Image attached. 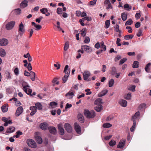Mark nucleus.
Masks as SVG:
<instances>
[{"label": "nucleus", "mask_w": 151, "mask_h": 151, "mask_svg": "<svg viewBox=\"0 0 151 151\" xmlns=\"http://www.w3.org/2000/svg\"><path fill=\"white\" fill-rule=\"evenodd\" d=\"M64 72L65 73V76L68 77L70 73V69L68 68V65H65L64 70Z\"/></svg>", "instance_id": "9d476101"}, {"label": "nucleus", "mask_w": 151, "mask_h": 151, "mask_svg": "<svg viewBox=\"0 0 151 151\" xmlns=\"http://www.w3.org/2000/svg\"><path fill=\"white\" fill-rule=\"evenodd\" d=\"M110 20H107L106 21L105 27L106 28H108L109 27L110 24Z\"/></svg>", "instance_id": "8fccbe9b"}, {"label": "nucleus", "mask_w": 151, "mask_h": 151, "mask_svg": "<svg viewBox=\"0 0 151 151\" xmlns=\"http://www.w3.org/2000/svg\"><path fill=\"white\" fill-rule=\"evenodd\" d=\"M27 145L30 147L35 148L36 147V144L35 142L32 139H29L27 140Z\"/></svg>", "instance_id": "7ed1b4c3"}, {"label": "nucleus", "mask_w": 151, "mask_h": 151, "mask_svg": "<svg viewBox=\"0 0 151 151\" xmlns=\"http://www.w3.org/2000/svg\"><path fill=\"white\" fill-rule=\"evenodd\" d=\"M19 83L21 85V88L24 92L28 95L31 94L32 92V89L30 88V86L21 77L20 78Z\"/></svg>", "instance_id": "f257e3e1"}, {"label": "nucleus", "mask_w": 151, "mask_h": 151, "mask_svg": "<svg viewBox=\"0 0 151 151\" xmlns=\"http://www.w3.org/2000/svg\"><path fill=\"white\" fill-rule=\"evenodd\" d=\"M36 109H37L38 110H40L42 109V104L39 102L35 104V106Z\"/></svg>", "instance_id": "393cba45"}, {"label": "nucleus", "mask_w": 151, "mask_h": 151, "mask_svg": "<svg viewBox=\"0 0 151 151\" xmlns=\"http://www.w3.org/2000/svg\"><path fill=\"white\" fill-rule=\"evenodd\" d=\"M125 140H123L121 141L119 143V144L117 146V147L118 148H123L125 144Z\"/></svg>", "instance_id": "aec40b11"}, {"label": "nucleus", "mask_w": 151, "mask_h": 151, "mask_svg": "<svg viewBox=\"0 0 151 151\" xmlns=\"http://www.w3.org/2000/svg\"><path fill=\"white\" fill-rule=\"evenodd\" d=\"M104 4L107 6L106 8V9H108L110 8L112 9V6L109 0H105L104 2Z\"/></svg>", "instance_id": "4468645a"}, {"label": "nucleus", "mask_w": 151, "mask_h": 151, "mask_svg": "<svg viewBox=\"0 0 151 151\" xmlns=\"http://www.w3.org/2000/svg\"><path fill=\"white\" fill-rule=\"evenodd\" d=\"M117 72V70L116 67H113L111 68V75H114Z\"/></svg>", "instance_id": "7c9ffc66"}, {"label": "nucleus", "mask_w": 151, "mask_h": 151, "mask_svg": "<svg viewBox=\"0 0 151 151\" xmlns=\"http://www.w3.org/2000/svg\"><path fill=\"white\" fill-rule=\"evenodd\" d=\"M48 129L49 132L51 133L55 134L57 132L56 129L54 127H48Z\"/></svg>", "instance_id": "6ab92c4d"}, {"label": "nucleus", "mask_w": 151, "mask_h": 151, "mask_svg": "<svg viewBox=\"0 0 151 151\" xmlns=\"http://www.w3.org/2000/svg\"><path fill=\"white\" fill-rule=\"evenodd\" d=\"M108 92V91L107 90L104 89L98 94V96L99 97H102L106 94Z\"/></svg>", "instance_id": "f3484780"}, {"label": "nucleus", "mask_w": 151, "mask_h": 151, "mask_svg": "<svg viewBox=\"0 0 151 151\" xmlns=\"http://www.w3.org/2000/svg\"><path fill=\"white\" fill-rule=\"evenodd\" d=\"M116 142L114 140H111L109 142V145L112 147L114 146L116 144Z\"/></svg>", "instance_id": "49530a36"}, {"label": "nucleus", "mask_w": 151, "mask_h": 151, "mask_svg": "<svg viewBox=\"0 0 151 151\" xmlns=\"http://www.w3.org/2000/svg\"><path fill=\"white\" fill-rule=\"evenodd\" d=\"M13 70H14V74L16 76H18L19 74V69L17 67H14Z\"/></svg>", "instance_id": "4c0bfd02"}, {"label": "nucleus", "mask_w": 151, "mask_h": 151, "mask_svg": "<svg viewBox=\"0 0 151 151\" xmlns=\"http://www.w3.org/2000/svg\"><path fill=\"white\" fill-rule=\"evenodd\" d=\"M76 16L79 17L81 16V12L80 11H76Z\"/></svg>", "instance_id": "338daca9"}, {"label": "nucleus", "mask_w": 151, "mask_h": 151, "mask_svg": "<svg viewBox=\"0 0 151 151\" xmlns=\"http://www.w3.org/2000/svg\"><path fill=\"white\" fill-rule=\"evenodd\" d=\"M141 15L140 13H136L135 15V17L137 19H139Z\"/></svg>", "instance_id": "69168bd1"}, {"label": "nucleus", "mask_w": 151, "mask_h": 151, "mask_svg": "<svg viewBox=\"0 0 151 151\" xmlns=\"http://www.w3.org/2000/svg\"><path fill=\"white\" fill-rule=\"evenodd\" d=\"M6 52L5 50L2 48H0V56L4 57L6 55Z\"/></svg>", "instance_id": "e433bc0d"}, {"label": "nucleus", "mask_w": 151, "mask_h": 151, "mask_svg": "<svg viewBox=\"0 0 151 151\" xmlns=\"http://www.w3.org/2000/svg\"><path fill=\"white\" fill-rule=\"evenodd\" d=\"M133 125L130 129V130L131 132H132L134 131L136 127V123L135 121L133 120Z\"/></svg>", "instance_id": "58836bf2"}, {"label": "nucleus", "mask_w": 151, "mask_h": 151, "mask_svg": "<svg viewBox=\"0 0 151 151\" xmlns=\"http://www.w3.org/2000/svg\"><path fill=\"white\" fill-rule=\"evenodd\" d=\"M78 119L79 121L82 123L83 122L84 117L81 114H78Z\"/></svg>", "instance_id": "2f4dec72"}, {"label": "nucleus", "mask_w": 151, "mask_h": 151, "mask_svg": "<svg viewBox=\"0 0 151 151\" xmlns=\"http://www.w3.org/2000/svg\"><path fill=\"white\" fill-rule=\"evenodd\" d=\"M121 41V40L119 38H117L116 41V43L118 46H120L121 45V44L120 42Z\"/></svg>", "instance_id": "864d4df0"}, {"label": "nucleus", "mask_w": 151, "mask_h": 151, "mask_svg": "<svg viewBox=\"0 0 151 151\" xmlns=\"http://www.w3.org/2000/svg\"><path fill=\"white\" fill-rule=\"evenodd\" d=\"M68 77L65 76H64L62 80L63 81V83H65L67 80Z\"/></svg>", "instance_id": "774afa93"}, {"label": "nucleus", "mask_w": 151, "mask_h": 151, "mask_svg": "<svg viewBox=\"0 0 151 151\" xmlns=\"http://www.w3.org/2000/svg\"><path fill=\"white\" fill-rule=\"evenodd\" d=\"M133 22L132 20L131 19H129L126 22L125 24V25H129L131 24Z\"/></svg>", "instance_id": "de8ad7c7"}, {"label": "nucleus", "mask_w": 151, "mask_h": 151, "mask_svg": "<svg viewBox=\"0 0 151 151\" xmlns=\"http://www.w3.org/2000/svg\"><path fill=\"white\" fill-rule=\"evenodd\" d=\"M151 65V63H149L148 64H147V65L146 66V67L145 68V71L147 72H148L149 71L148 69L149 67Z\"/></svg>", "instance_id": "6e6d98bb"}, {"label": "nucleus", "mask_w": 151, "mask_h": 151, "mask_svg": "<svg viewBox=\"0 0 151 151\" xmlns=\"http://www.w3.org/2000/svg\"><path fill=\"white\" fill-rule=\"evenodd\" d=\"M27 68L28 70L29 71L31 70H32V67L30 63H29Z\"/></svg>", "instance_id": "13d9d810"}, {"label": "nucleus", "mask_w": 151, "mask_h": 151, "mask_svg": "<svg viewBox=\"0 0 151 151\" xmlns=\"http://www.w3.org/2000/svg\"><path fill=\"white\" fill-rule=\"evenodd\" d=\"M112 126L109 123H106L103 124V127L105 128H107L111 127Z\"/></svg>", "instance_id": "ea45409f"}, {"label": "nucleus", "mask_w": 151, "mask_h": 151, "mask_svg": "<svg viewBox=\"0 0 151 151\" xmlns=\"http://www.w3.org/2000/svg\"><path fill=\"white\" fill-rule=\"evenodd\" d=\"M127 60L126 58H123L120 61L119 64H122L125 62Z\"/></svg>", "instance_id": "052dcab7"}, {"label": "nucleus", "mask_w": 151, "mask_h": 151, "mask_svg": "<svg viewBox=\"0 0 151 151\" xmlns=\"http://www.w3.org/2000/svg\"><path fill=\"white\" fill-rule=\"evenodd\" d=\"M124 8L127 11H129L131 9V6H129V5L128 4H126L124 6Z\"/></svg>", "instance_id": "37998d69"}, {"label": "nucleus", "mask_w": 151, "mask_h": 151, "mask_svg": "<svg viewBox=\"0 0 151 151\" xmlns=\"http://www.w3.org/2000/svg\"><path fill=\"white\" fill-rule=\"evenodd\" d=\"M81 49L83 50V52L86 51L87 52L90 53L92 51L91 48L87 45H82L81 46Z\"/></svg>", "instance_id": "39448f33"}, {"label": "nucleus", "mask_w": 151, "mask_h": 151, "mask_svg": "<svg viewBox=\"0 0 151 151\" xmlns=\"http://www.w3.org/2000/svg\"><path fill=\"white\" fill-rule=\"evenodd\" d=\"M139 66V62L137 61H135L134 62L132 65V67L134 68H138Z\"/></svg>", "instance_id": "72a5a7b5"}, {"label": "nucleus", "mask_w": 151, "mask_h": 151, "mask_svg": "<svg viewBox=\"0 0 151 151\" xmlns=\"http://www.w3.org/2000/svg\"><path fill=\"white\" fill-rule=\"evenodd\" d=\"M100 47L101 51H105L106 49V46L104 45L103 41L101 42L100 43Z\"/></svg>", "instance_id": "b1692460"}, {"label": "nucleus", "mask_w": 151, "mask_h": 151, "mask_svg": "<svg viewBox=\"0 0 151 151\" xmlns=\"http://www.w3.org/2000/svg\"><path fill=\"white\" fill-rule=\"evenodd\" d=\"M58 126L60 134L61 135H63L64 133V130L63 127V125L62 124H60L58 125Z\"/></svg>", "instance_id": "dca6fc26"}, {"label": "nucleus", "mask_w": 151, "mask_h": 151, "mask_svg": "<svg viewBox=\"0 0 151 151\" xmlns=\"http://www.w3.org/2000/svg\"><path fill=\"white\" fill-rule=\"evenodd\" d=\"M140 113L139 111L136 112L134 116L132 117V119L133 120L135 121V119H137L139 116Z\"/></svg>", "instance_id": "473e14b6"}, {"label": "nucleus", "mask_w": 151, "mask_h": 151, "mask_svg": "<svg viewBox=\"0 0 151 151\" xmlns=\"http://www.w3.org/2000/svg\"><path fill=\"white\" fill-rule=\"evenodd\" d=\"M30 110L32 111H35L37 112L35 106H31L30 107Z\"/></svg>", "instance_id": "bf43d9fd"}, {"label": "nucleus", "mask_w": 151, "mask_h": 151, "mask_svg": "<svg viewBox=\"0 0 151 151\" xmlns=\"http://www.w3.org/2000/svg\"><path fill=\"white\" fill-rule=\"evenodd\" d=\"M74 127L77 133L78 134H80L81 132V128L79 124L77 123H75L74 124Z\"/></svg>", "instance_id": "f8f14e48"}, {"label": "nucleus", "mask_w": 151, "mask_h": 151, "mask_svg": "<svg viewBox=\"0 0 151 151\" xmlns=\"http://www.w3.org/2000/svg\"><path fill=\"white\" fill-rule=\"evenodd\" d=\"M74 95V94L73 92H69L66 94L65 96H69V98L71 99L73 97Z\"/></svg>", "instance_id": "79ce46f5"}, {"label": "nucleus", "mask_w": 151, "mask_h": 151, "mask_svg": "<svg viewBox=\"0 0 151 151\" xmlns=\"http://www.w3.org/2000/svg\"><path fill=\"white\" fill-rule=\"evenodd\" d=\"M57 12L59 14H61L62 13V8H58L57 10Z\"/></svg>", "instance_id": "4d7b16f0"}, {"label": "nucleus", "mask_w": 151, "mask_h": 151, "mask_svg": "<svg viewBox=\"0 0 151 151\" xmlns=\"http://www.w3.org/2000/svg\"><path fill=\"white\" fill-rule=\"evenodd\" d=\"M40 127L42 130H46L48 127V124L47 122L41 123L40 125Z\"/></svg>", "instance_id": "1a4fd4ad"}, {"label": "nucleus", "mask_w": 151, "mask_h": 151, "mask_svg": "<svg viewBox=\"0 0 151 151\" xmlns=\"http://www.w3.org/2000/svg\"><path fill=\"white\" fill-rule=\"evenodd\" d=\"M15 129V128L14 127L12 126L10 127L7 128L6 133L9 134L12 133L14 131Z\"/></svg>", "instance_id": "a211bd4d"}, {"label": "nucleus", "mask_w": 151, "mask_h": 151, "mask_svg": "<svg viewBox=\"0 0 151 151\" xmlns=\"http://www.w3.org/2000/svg\"><path fill=\"white\" fill-rule=\"evenodd\" d=\"M8 43V41L7 39L3 38L0 40V45L4 46L6 45Z\"/></svg>", "instance_id": "2eb2a0df"}, {"label": "nucleus", "mask_w": 151, "mask_h": 151, "mask_svg": "<svg viewBox=\"0 0 151 151\" xmlns=\"http://www.w3.org/2000/svg\"><path fill=\"white\" fill-rule=\"evenodd\" d=\"M84 114L86 117L88 118H93L95 115L94 111H89L87 109H86L84 110Z\"/></svg>", "instance_id": "f03ea898"}, {"label": "nucleus", "mask_w": 151, "mask_h": 151, "mask_svg": "<svg viewBox=\"0 0 151 151\" xmlns=\"http://www.w3.org/2000/svg\"><path fill=\"white\" fill-rule=\"evenodd\" d=\"M35 139L37 142L39 144H41L42 143V141L41 137L38 136H35Z\"/></svg>", "instance_id": "a878e982"}, {"label": "nucleus", "mask_w": 151, "mask_h": 151, "mask_svg": "<svg viewBox=\"0 0 151 151\" xmlns=\"http://www.w3.org/2000/svg\"><path fill=\"white\" fill-rule=\"evenodd\" d=\"M121 17L123 21H125L127 19V14L126 13L124 12L121 14Z\"/></svg>", "instance_id": "cd10ccee"}, {"label": "nucleus", "mask_w": 151, "mask_h": 151, "mask_svg": "<svg viewBox=\"0 0 151 151\" xmlns=\"http://www.w3.org/2000/svg\"><path fill=\"white\" fill-rule=\"evenodd\" d=\"M2 120L5 122L4 124V125L5 127L7 126L9 124H11L12 123V120H8V119L4 117H2Z\"/></svg>", "instance_id": "423d86ee"}, {"label": "nucleus", "mask_w": 151, "mask_h": 151, "mask_svg": "<svg viewBox=\"0 0 151 151\" xmlns=\"http://www.w3.org/2000/svg\"><path fill=\"white\" fill-rule=\"evenodd\" d=\"M2 111L3 112H7L8 110V106L7 105H4L1 107Z\"/></svg>", "instance_id": "bb28decb"}, {"label": "nucleus", "mask_w": 151, "mask_h": 151, "mask_svg": "<svg viewBox=\"0 0 151 151\" xmlns=\"http://www.w3.org/2000/svg\"><path fill=\"white\" fill-rule=\"evenodd\" d=\"M95 109L98 112H100L102 109V105L97 106L95 108Z\"/></svg>", "instance_id": "c9c22d12"}, {"label": "nucleus", "mask_w": 151, "mask_h": 151, "mask_svg": "<svg viewBox=\"0 0 151 151\" xmlns=\"http://www.w3.org/2000/svg\"><path fill=\"white\" fill-rule=\"evenodd\" d=\"M142 30L141 29H139L138 33L137 34V35L138 37H140L142 35Z\"/></svg>", "instance_id": "5fc2aeb1"}, {"label": "nucleus", "mask_w": 151, "mask_h": 151, "mask_svg": "<svg viewBox=\"0 0 151 151\" xmlns=\"http://www.w3.org/2000/svg\"><path fill=\"white\" fill-rule=\"evenodd\" d=\"M30 78L32 81H34L35 80V73L33 72H30Z\"/></svg>", "instance_id": "c756f323"}, {"label": "nucleus", "mask_w": 151, "mask_h": 151, "mask_svg": "<svg viewBox=\"0 0 151 151\" xmlns=\"http://www.w3.org/2000/svg\"><path fill=\"white\" fill-rule=\"evenodd\" d=\"M72 106V105L71 104H69L68 103H67L66 105V106L65 107V110L68 108H70Z\"/></svg>", "instance_id": "0e129e2a"}, {"label": "nucleus", "mask_w": 151, "mask_h": 151, "mask_svg": "<svg viewBox=\"0 0 151 151\" xmlns=\"http://www.w3.org/2000/svg\"><path fill=\"white\" fill-rule=\"evenodd\" d=\"M57 103L54 102H51L50 104V106L51 108H53L56 107Z\"/></svg>", "instance_id": "a19ab883"}, {"label": "nucleus", "mask_w": 151, "mask_h": 151, "mask_svg": "<svg viewBox=\"0 0 151 151\" xmlns=\"http://www.w3.org/2000/svg\"><path fill=\"white\" fill-rule=\"evenodd\" d=\"M64 128L68 132H71L72 131V127L70 124L66 123L65 124Z\"/></svg>", "instance_id": "9b49d317"}, {"label": "nucleus", "mask_w": 151, "mask_h": 151, "mask_svg": "<svg viewBox=\"0 0 151 151\" xmlns=\"http://www.w3.org/2000/svg\"><path fill=\"white\" fill-rule=\"evenodd\" d=\"M90 91V89H85V91L86 92H87L86 93V95H90L91 93L92 92L91 91Z\"/></svg>", "instance_id": "680f3d73"}, {"label": "nucleus", "mask_w": 151, "mask_h": 151, "mask_svg": "<svg viewBox=\"0 0 151 151\" xmlns=\"http://www.w3.org/2000/svg\"><path fill=\"white\" fill-rule=\"evenodd\" d=\"M69 44L68 42H66L65 45L64 47V50L66 51L69 48Z\"/></svg>", "instance_id": "3c124183"}, {"label": "nucleus", "mask_w": 151, "mask_h": 151, "mask_svg": "<svg viewBox=\"0 0 151 151\" xmlns=\"http://www.w3.org/2000/svg\"><path fill=\"white\" fill-rule=\"evenodd\" d=\"M83 79L85 81H89L90 80L88 79V78L90 76L91 74L90 72L88 70H85L83 74Z\"/></svg>", "instance_id": "20e7f679"}, {"label": "nucleus", "mask_w": 151, "mask_h": 151, "mask_svg": "<svg viewBox=\"0 0 151 151\" xmlns=\"http://www.w3.org/2000/svg\"><path fill=\"white\" fill-rule=\"evenodd\" d=\"M131 93H129L125 96L124 98L127 100H129L131 99Z\"/></svg>", "instance_id": "c03bdc74"}, {"label": "nucleus", "mask_w": 151, "mask_h": 151, "mask_svg": "<svg viewBox=\"0 0 151 151\" xmlns=\"http://www.w3.org/2000/svg\"><path fill=\"white\" fill-rule=\"evenodd\" d=\"M32 24L36 28V30L40 29L41 28V26L39 25H37L34 22H32Z\"/></svg>", "instance_id": "c85d7f7f"}, {"label": "nucleus", "mask_w": 151, "mask_h": 151, "mask_svg": "<svg viewBox=\"0 0 151 151\" xmlns=\"http://www.w3.org/2000/svg\"><path fill=\"white\" fill-rule=\"evenodd\" d=\"M126 28L127 29H129V30L128 31V32L129 33H131L132 32V28L130 26H127L126 27Z\"/></svg>", "instance_id": "e2e57ef3"}, {"label": "nucleus", "mask_w": 151, "mask_h": 151, "mask_svg": "<svg viewBox=\"0 0 151 151\" xmlns=\"http://www.w3.org/2000/svg\"><path fill=\"white\" fill-rule=\"evenodd\" d=\"M15 22L14 21H12L8 23L6 26V28L8 30H10L12 29L14 27Z\"/></svg>", "instance_id": "6e6552de"}, {"label": "nucleus", "mask_w": 151, "mask_h": 151, "mask_svg": "<svg viewBox=\"0 0 151 151\" xmlns=\"http://www.w3.org/2000/svg\"><path fill=\"white\" fill-rule=\"evenodd\" d=\"M24 27L21 23L19 24V36L22 37L25 32Z\"/></svg>", "instance_id": "0eeeda50"}, {"label": "nucleus", "mask_w": 151, "mask_h": 151, "mask_svg": "<svg viewBox=\"0 0 151 151\" xmlns=\"http://www.w3.org/2000/svg\"><path fill=\"white\" fill-rule=\"evenodd\" d=\"M40 12L43 14H45L46 13H47L48 12V10L47 8H43L40 9Z\"/></svg>", "instance_id": "09e8293b"}, {"label": "nucleus", "mask_w": 151, "mask_h": 151, "mask_svg": "<svg viewBox=\"0 0 151 151\" xmlns=\"http://www.w3.org/2000/svg\"><path fill=\"white\" fill-rule=\"evenodd\" d=\"M90 41V39L88 37H85V39L84 40V42L85 43L88 44L89 43Z\"/></svg>", "instance_id": "603ef678"}, {"label": "nucleus", "mask_w": 151, "mask_h": 151, "mask_svg": "<svg viewBox=\"0 0 151 151\" xmlns=\"http://www.w3.org/2000/svg\"><path fill=\"white\" fill-rule=\"evenodd\" d=\"M86 28H83L81 31H80V33L82 36L84 37L86 35Z\"/></svg>", "instance_id": "5701e85b"}, {"label": "nucleus", "mask_w": 151, "mask_h": 151, "mask_svg": "<svg viewBox=\"0 0 151 151\" xmlns=\"http://www.w3.org/2000/svg\"><path fill=\"white\" fill-rule=\"evenodd\" d=\"M102 99L100 98H98L94 102V104H95L97 106L99 105H102Z\"/></svg>", "instance_id": "4be33fe9"}, {"label": "nucleus", "mask_w": 151, "mask_h": 151, "mask_svg": "<svg viewBox=\"0 0 151 151\" xmlns=\"http://www.w3.org/2000/svg\"><path fill=\"white\" fill-rule=\"evenodd\" d=\"M28 5V1L26 0H23L22 1L20 4L21 8H24L27 7Z\"/></svg>", "instance_id": "412c9836"}, {"label": "nucleus", "mask_w": 151, "mask_h": 151, "mask_svg": "<svg viewBox=\"0 0 151 151\" xmlns=\"http://www.w3.org/2000/svg\"><path fill=\"white\" fill-rule=\"evenodd\" d=\"M133 35H126L124 37V38L125 40H129L131 39L133 37Z\"/></svg>", "instance_id": "a18cd8bd"}, {"label": "nucleus", "mask_w": 151, "mask_h": 151, "mask_svg": "<svg viewBox=\"0 0 151 151\" xmlns=\"http://www.w3.org/2000/svg\"><path fill=\"white\" fill-rule=\"evenodd\" d=\"M119 104L123 107H126L127 105V102L125 100L121 99L119 101Z\"/></svg>", "instance_id": "ddd939ff"}, {"label": "nucleus", "mask_w": 151, "mask_h": 151, "mask_svg": "<svg viewBox=\"0 0 151 151\" xmlns=\"http://www.w3.org/2000/svg\"><path fill=\"white\" fill-rule=\"evenodd\" d=\"M114 83V81L113 79L111 78L109 81V86L111 87L113 86Z\"/></svg>", "instance_id": "f704fd0d"}]
</instances>
